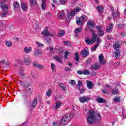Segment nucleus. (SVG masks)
Instances as JSON below:
<instances>
[{
    "label": "nucleus",
    "mask_w": 126,
    "mask_h": 126,
    "mask_svg": "<svg viewBox=\"0 0 126 126\" xmlns=\"http://www.w3.org/2000/svg\"><path fill=\"white\" fill-rule=\"evenodd\" d=\"M102 117L100 113L95 114L94 111H89L87 114V122L89 125L94 124L95 122H100Z\"/></svg>",
    "instance_id": "nucleus-1"
},
{
    "label": "nucleus",
    "mask_w": 126,
    "mask_h": 126,
    "mask_svg": "<svg viewBox=\"0 0 126 126\" xmlns=\"http://www.w3.org/2000/svg\"><path fill=\"white\" fill-rule=\"evenodd\" d=\"M91 33H92L93 34V36L92 37V39L89 38H87L85 39V42L86 44L88 45H93L96 42V38H97V34H95V32L92 30H90Z\"/></svg>",
    "instance_id": "nucleus-2"
},
{
    "label": "nucleus",
    "mask_w": 126,
    "mask_h": 126,
    "mask_svg": "<svg viewBox=\"0 0 126 126\" xmlns=\"http://www.w3.org/2000/svg\"><path fill=\"white\" fill-rule=\"evenodd\" d=\"M69 121H70V114H66L63 116L62 120L60 121V124L62 126H65Z\"/></svg>",
    "instance_id": "nucleus-3"
},
{
    "label": "nucleus",
    "mask_w": 126,
    "mask_h": 126,
    "mask_svg": "<svg viewBox=\"0 0 126 126\" xmlns=\"http://www.w3.org/2000/svg\"><path fill=\"white\" fill-rule=\"evenodd\" d=\"M22 85L23 87H25L27 92L28 93H31L32 92V85L28 82H24L22 83Z\"/></svg>",
    "instance_id": "nucleus-4"
},
{
    "label": "nucleus",
    "mask_w": 126,
    "mask_h": 126,
    "mask_svg": "<svg viewBox=\"0 0 126 126\" xmlns=\"http://www.w3.org/2000/svg\"><path fill=\"white\" fill-rule=\"evenodd\" d=\"M96 28L97 31V35L99 37H103L105 34V32H104V30L101 28V26L98 25L96 27Z\"/></svg>",
    "instance_id": "nucleus-5"
},
{
    "label": "nucleus",
    "mask_w": 126,
    "mask_h": 126,
    "mask_svg": "<svg viewBox=\"0 0 126 126\" xmlns=\"http://www.w3.org/2000/svg\"><path fill=\"white\" fill-rule=\"evenodd\" d=\"M24 63L27 65H29L31 63V57L28 55L24 56Z\"/></svg>",
    "instance_id": "nucleus-6"
},
{
    "label": "nucleus",
    "mask_w": 126,
    "mask_h": 126,
    "mask_svg": "<svg viewBox=\"0 0 126 126\" xmlns=\"http://www.w3.org/2000/svg\"><path fill=\"white\" fill-rule=\"evenodd\" d=\"M91 99L90 97L85 96L79 97L78 100L80 101V103H86V102L89 101Z\"/></svg>",
    "instance_id": "nucleus-7"
},
{
    "label": "nucleus",
    "mask_w": 126,
    "mask_h": 126,
    "mask_svg": "<svg viewBox=\"0 0 126 126\" xmlns=\"http://www.w3.org/2000/svg\"><path fill=\"white\" fill-rule=\"evenodd\" d=\"M41 34L44 36H49V37H53V34L49 32V30L47 29L43 30V32H42Z\"/></svg>",
    "instance_id": "nucleus-8"
},
{
    "label": "nucleus",
    "mask_w": 126,
    "mask_h": 126,
    "mask_svg": "<svg viewBox=\"0 0 126 126\" xmlns=\"http://www.w3.org/2000/svg\"><path fill=\"white\" fill-rule=\"evenodd\" d=\"M0 7L3 10V11H8V6L4 3L2 1H0Z\"/></svg>",
    "instance_id": "nucleus-9"
},
{
    "label": "nucleus",
    "mask_w": 126,
    "mask_h": 126,
    "mask_svg": "<svg viewBox=\"0 0 126 126\" xmlns=\"http://www.w3.org/2000/svg\"><path fill=\"white\" fill-rule=\"evenodd\" d=\"M98 60L100 64H105L106 63V61L104 60V55L103 54L99 55Z\"/></svg>",
    "instance_id": "nucleus-10"
},
{
    "label": "nucleus",
    "mask_w": 126,
    "mask_h": 126,
    "mask_svg": "<svg viewBox=\"0 0 126 126\" xmlns=\"http://www.w3.org/2000/svg\"><path fill=\"white\" fill-rule=\"evenodd\" d=\"M85 19V18H84V16L80 17L79 19L76 21V23L77 25L81 26L83 24V21H84V20Z\"/></svg>",
    "instance_id": "nucleus-11"
},
{
    "label": "nucleus",
    "mask_w": 126,
    "mask_h": 126,
    "mask_svg": "<svg viewBox=\"0 0 126 126\" xmlns=\"http://www.w3.org/2000/svg\"><path fill=\"white\" fill-rule=\"evenodd\" d=\"M55 105L54 106V109L55 110H58V109H59V108L61 107V106H63V102H62L61 101H57L55 102Z\"/></svg>",
    "instance_id": "nucleus-12"
},
{
    "label": "nucleus",
    "mask_w": 126,
    "mask_h": 126,
    "mask_svg": "<svg viewBox=\"0 0 126 126\" xmlns=\"http://www.w3.org/2000/svg\"><path fill=\"white\" fill-rule=\"evenodd\" d=\"M95 25L93 23V21L90 20L87 23V28H95Z\"/></svg>",
    "instance_id": "nucleus-13"
},
{
    "label": "nucleus",
    "mask_w": 126,
    "mask_h": 126,
    "mask_svg": "<svg viewBox=\"0 0 126 126\" xmlns=\"http://www.w3.org/2000/svg\"><path fill=\"white\" fill-rule=\"evenodd\" d=\"M24 51L26 54H30L32 51V47H25L24 48Z\"/></svg>",
    "instance_id": "nucleus-14"
},
{
    "label": "nucleus",
    "mask_w": 126,
    "mask_h": 126,
    "mask_svg": "<svg viewBox=\"0 0 126 126\" xmlns=\"http://www.w3.org/2000/svg\"><path fill=\"white\" fill-rule=\"evenodd\" d=\"M99 67H101V64H100L99 63L94 64L92 66V68L94 69V70L99 69Z\"/></svg>",
    "instance_id": "nucleus-15"
},
{
    "label": "nucleus",
    "mask_w": 126,
    "mask_h": 126,
    "mask_svg": "<svg viewBox=\"0 0 126 126\" xmlns=\"http://www.w3.org/2000/svg\"><path fill=\"white\" fill-rule=\"evenodd\" d=\"M113 27H114V25L113 24H110L109 26H108L106 28V31L108 33H111L113 30Z\"/></svg>",
    "instance_id": "nucleus-16"
},
{
    "label": "nucleus",
    "mask_w": 126,
    "mask_h": 126,
    "mask_svg": "<svg viewBox=\"0 0 126 126\" xmlns=\"http://www.w3.org/2000/svg\"><path fill=\"white\" fill-rule=\"evenodd\" d=\"M96 101L98 103H106V100L104 98L98 97L96 98Z\"/></svg>",
    "instance_id": "nucleus-17"
},
{
    "label": "nucleus",
    "mask_w": 126,
    "mask_h": 126,
    "mask_svg": "<svg viewBox=\"0 0 126 126\" xmlns=\"http://www.w3.org/2000/svg\"><path fill=\"white\" fill-rule=\"evenodd\" d=\"M81 55L82 57H87L88 56V52L86 50H84L81 52Z\"/></svg>",
    "instance_id": "nucleus-18"
},
{
    "label": "nucleus",
    "mask_w": 126,
    "mask_h": 126,
    "mask_svg": "<svg viewBox=\"0 0 126 126\" xmlns=\"http://www.w3.org/2000/svg\"><path fill=\"white\" fill-rule=\"evenodd\" d=\"M87 87L89 89H91L93 87V83L91 81H87Z\"/></svg>",
    "instance_id": "nucleus-19"
},
{
    "label": "nucleus",
    "mask_w": 126,
    "mask_h": 126,
    "mask_svg": "<svg viewBox=\"0 0 126 126\" xmlns=\"http://www.w3.org/2000/svg\"><path fill=\"white\" fill-rule=\"evenodd\" d=\"M19 8V3L18 2L15 1L14 2V10H17Z\"/></svg>",
    "instance_id": "nucleus-20"
},
{
    "label": "nucleus",
    "mask_w": 126,
    "mask_h": 126,
    "mask_svg": "<svg viewBox=\"0 0 126 126\" xmlns=\"http://www.w3.org/2000/svg\"><path fill=\"white\" fill-rule=\"evenodd\" d=\"M39 55H43V52L39 50H36L34 53V56L37 57V56H39Z\"/></svg>",
    "instance_id": "nucleus-21"
},
{
    "label": "nucleus",
    "mask_w": 126,
    "mask_h": 126,
    "mask_svg": "<svg viewBox=\"0 0 126 126\" xmlns=\"http://www.w3.org/2000/svg\"><path fill=\"white\" fill-rule=\"evenodd\" d=\"M37 101H38V98H34L32 103V106L33 108H35V107H36V106H37Z\"/></svg>",
    "instance_id": "nucleus-22"
},
{
    "label": "nucleus",
    "mask_w": 126,
    "mask_h": 126,
    "mask_svg": "<svg viewBox=\"0 0 126 126\" xmlns=\"http://www.w3.org/2000/svg\"><path fill=\"white\" fill-rule=\"evenodd\" d=\"M31 6L37 5V0H30Z\"/></svg>",
    "instance_id": "nucleus-23"
},
{
    "label": "nucleus",
    "mask_w": 126,
    "mask_h": 126,
    "mask_svg": "<svg viewBox=\"0 0 126 126\" xmlns=\"http://www.w3.org/2000/svg\"><path fill=\"white\" fill-rule=\"evenodd\" d=\"M96 8L98 12H103V10H104V8L102 6H97Z\"/></svg>",
    "instance_id": "nucleus-24"
},
{
    "label": "nucleus",
    "mask_w": 126,
    "mask_h": 126,
    "mask_svg": "<svg viewBox=\"0 0 126 126\" xmlns=\"http://www.w3.org/2000/svg\"><path fill=\"white\" fill-rule=\"evenodd\" d=\"M82 86V82L79 81L77 85V90H80V87Z\"/></svg>",
    "instance_id": "nucleus-25"
},
{
    "label": "nucleus",
    "mask_w": 126,
    "mask_h": 126,
    "mask_svg": "<svg viewBox=\"0 0 126 126\" xmlns=\"http://www.w3.org/2000/svg\"><path fill=\"white\" fill-rule=\"evenodd\" d=\"M54 60H56L57 62H59V63H62V58L59 57V56H55L54 57Z\"/></svg>",
    "instance_id": "nucleus-26"
},
{
    "label": "nucleus",
    "mask_w": 126,
    "mask_h": 126,
    "mask_svg": "<svg viewBox=\"0 0 126 126\" xmlns=\"http://www.w3.org/2000/svg\"><path fill=\"white\" fill-rule=\"evenodd\" d=\"M51 69H52L53 72H56V64L52 63L51 65Z\"/></svg>",
    "instance_id": "nucleus-27"
},
{
    "label": "nucleus",
    "mask_w": 126,
    "mask_h": 126,
    "mask_svg": "<svg viewBox=\"0 0 126 126\" xmlns=\"http://www.w3.org/2000/svg\"><path fill=\"white\" fill-rule=\"evenodd\" d=\"M64 31L62 30L58 34V36L59 37H63V36H64L65 34Z\"/></svg>",
    "instance_id": "nucleus-28"
},
{
    "label": "nucleus",
    "mask_w": 126,
    "mask_h": 126,
    "mask_svg": "<svg viewBox=\"0 0 126 126\" xmlns=\"http://www.w3.org/2000/svg\"><path fill=\"white\" fill-rule=\"evenodd\" d=\"M60 87L62 89H63L64 91H65V85L62 83H59Z\"/></svg>",
    "instance_id": "nucleus-29"
},
{
    "label": "nucleus",
    "mask_w": 126,
    "mask_h": 126,
    "mask_svg": "<svg viewBox=\"0 0 126 126\" xmlns=\"http://www.w3.org/2000/svg\"><path fill=\"white\" fill-rule=\"evenodd\" d=\"M118 92H119V90H118V89H113L112 91V94H114V95H117Z\"/></svg>",
    "instance_id": "nucleus-30"
},
{
    "label": "nucleus",
    "mask_w": 126,
    "mask_h": 126,
    "mask_svg": "<svg viewBox=\"0 0 126 126\" xmlns=\"http://www.w3.org/2000/svg\"><path fill=\"white\" fill-rule=\"evenodd\" d=\"M64 15V13L63 12V11H62L61 13H59V15L58 16V18H60V19L63 18Z\"/></svg>",
    "instance_id": "nucleus-31"
},
{
    "label": "nucleus",
    "mask_w": 126,
    "mask_h": 126,
    "mask_svg": "<svg viewBox=\"0 0 126 126\" xmlns=\"http://www.w3.org/2000/svg\"><path fill=\"white\" fill-rule=\"evenodd\" d=\"M83 74H84V75H89V74H90V71L86 69L84 70Z\"/></svg>",
    "instance_id": "nucleus-32"
},
{
    "label": "nucleus",
    "mask_w": 126,
    "mask_h": 126,
    "mask_svg": "<svg viewBox=\"0 0 126 126\" xmlns=\"http://www.w3.org/2000/svg\"><path fill=\"white\" fill-rule=\"evenodd\" d=\"M99 47V44H96L94 46L93 48H91L92 52H95L96 51V49Z\"/></svg>",
    "instance_id": "nucleus-33"
},
{
    "label": "nucleus",
    "mask_w": 126,
    "mask_h": 126,
    "mask_svg": "<svg viewBox=\"0 0 126 126\" xmlns=\"http://www.w3.org/2000/svg\"><path fill=\"white\" fill-rule=\"evenodd\" d=\"M114 102H118L120 103V97L119 96H115L113 98Z\"/></svg>",
    "instance_id": "nucleus-34"
},
{
    "label": "nucleus",
    "mask_w": 126,
    "mask_h": 126,
    "mask_svg": "<svg viewBox=\"0 0 126 126\" xmlns=\"http://www.w3.org/2000/svg\"><path fill=\"white\" fill-rule=\"evenodd\" d=\"M115 56L116 59H119L120 57H121V53H120V52H116L115 53Z\"/></svg>",
    "instance_id": "nucleus-35"
},
{
    "label": "nucleus",
    "mask_w": 126,
    "mask_h": 126,
    "mask_svg": "<svg viewBox=\"0 0 126 126\" xmlns=\"http://www.w3.org/2000/svg\"><path fill=\"white\" fill-rule=\"evenodd\" d=\"M32 77H33V78H35V77H37V76H38V74H37L36 72H32Z\"/></svg>",
    "instance_id": "nucleus-36"
},
{
    "label": "nucleus",
    "mask_w": 126,
    "mask_h": 126,
    "mask_svg": "<svg viewBox=\"0 0 126 126\" xmlns=\"http://www.w3.org/2000/svg\"><path fill=\"white\" fill-rule=\"evenodd\" d=\"M41 7L42 9H45L46 7V2L45 1H42V4H41Z\"/></svg>",
    "instance_id": "nucleus-37"
},
{
    "label": "nucleus",
    "mask_w": 126,
    "mask_h": 126,
    "mask_svg": "<svg viewBox=\"0 0 126 126\" xmlns=\"http://www.w3.org/2000/svg\"><path fill=\"white\" fill-rule=\"evenodd\" d=\"M75 60L76 62H78L79 61V57L78 56V53H75Z\"/></svg>",
    "instance_id": "nucleus-38"
},
{
    "label": "nucleus",
    "mask_w": 126,
    "mask_h": 126,
    "mask_svg": "<svg viewBox=\"0 0 126 126\" xmlns=\"http://www.w3.org/2000/svg\"><path fill=\"white\" fill-rule=\"evenodd\" d=\"M81 30H82V29L81 28H77L74 30V32L75 33H80V32H81Z\"/></svg>",
    "instance_id": "nucleus-39"
},
{
    "label": "nucleus",
    "mask_w": 126,
    "mask_h": 126,
    "mask_svg": "<svg viewBox=\"0 0 126 126\" xmlns=\"http://www.w3.org/2000/svg\"><path fill=\"white\" fill-rule=\"evenodd\" d=\"M63 43L64 44V45H66V46H68L69 47L71 46V43H70V42L69 41H64L63 42Z\"/></svg>",
    "instance_id": "nucleus-40"
},
{
    "label": "nucleus",
    "mask_w": 126,
    "mask_h": 126,
    "mask_svg": "<svg viewBox=\"0 0 126 126\" xmlns=\"http://www.w3.org/2000/svg\"><path fill=\"white\" fill-rule=\"evenodd\" d=\"M21 7H22L23 10H25V9H26V8H27V6L26 5V4H25L23 3H22Z\"/></svg>",
    "instance_id": "nucleus-41"
},
{
    "label": "nucleus",
    "mask_w": 126,
    "mask_h": 126,
    "mask_svg": "<svg viewBox=\"0 0 126 126\" xmlns=\"http://www.w3.org/2000/svg\"><path fill=\"white\" fill-rule=\"evenodd\" d=\"M46 95L48 96V97H50V96H51V95H52V90H49L46 92Z\"/></svg>",
    "instance_id": "nucleus-42"
},
{
    "label": "nucleus",
    "mask_w": 126,
    "mask_h": 126,
    "mask_svg": "<svg viewBox=\"0 0 126 126\" xmlns=\"http://www.w3.org/2000/svg\"><path fill=\"white\" fill-rule=\"evenodd\" d=\"M6 45L7 46V47H11V45H12V43H11V42L10 41H6L5 42Z\"/></svg>",
    "instance_id": "nucleus-43"
},
{
    "label": "nucleus",
    "mask_w": 126,
    "mask_h": 126,
    "mask_svg": "<svg viewBox=\"0 0 126 126\" xmlns=\"http://www.w3.org/2000/svg\"><path fill=\"white\" fill-rule=\"evenodd\" d=\"M81 9L80 8H79V7H76L74 9V11L75 12H79V11H80Z\"/></svg>",
    "instance_id": "nucleus-44"
},
{
    "label": "nucleus",
    "mask_w": 126,
    "mask_h": 126,
    "mask_svg": "<svg viewBox=\"0 0 126 126\" xmlns=\"http://www.w3.org/2000/svg\"><path fill=\"white\" fill-rule=\"evenodd\" d=\"M36 44L38 47H40L41 48H43V47H44V44L41 43L40 42H36Z\"/></svg>",
    "instance_id": "nucleus-45"
},
{
    "label": "nucleus",
    "mask_w": 126,
    "mask_h": 126,
    "mask_svg": "<svg viewBox=\"0 0 126 126\" xmlns=\"http://www.w3.org/2000/svg\"><path fill=\"white\" fill-rule=\"evenodd\" d=\"M112 16L114 18H116V17H117V16H119V13H116L115 12H113L112 14Z\"/></svg>",
    "instance_id": "nucleus-46"
},
{
    "label": "nucleus",
    "mask_w": 126,
    "mask_h": 126,
    "mask_svg": "<svg viewBox=\"0 0 126 126\" xmlns=\"http://www.w3.org/2000/svg\"><path fill=\"white\" fill-rule=\"evenodd\" d=\"M113 47L115 49V50H117V49H119L120 48V45L118 44H115L113 45Z\"/></svg>",
    "instance_id": "nucleus-47"
},
{
    "label": "nucleus",
    "mask_w": 126,
    "mask_h": 126,
    "mask_svg": "<svg viewBox=\"0 0 126 126\" xmlns=\"http://www.w3.org/2000/svg\"><path fill=\"white\" fill-rule=\"evenodd\" d=\"M4 12H3L1 14V17H4V16L6 15L7 14V11H3Z\"/></svg>",
    "instance_id": "nucleus-48"
},
{
    "label": "nucleus",
    "mask_w": 126,
    "mask_h": 126,
    "mask_svg": "<svg viewBox=\"0 0 126 126\" xmlns=\"http://www.w3.org/2000/svg\"><path fill=\"white\" fill-rule=\"evenodd\" d=\"M39 65H40V64H39L36 62H34L33 63V66H34V67H36L37 68H38L39 67Z\"/></svg>",
    "instance_id": "nucleus-49"
},
{
    "label": "nucleus",
    "mask_w": 126,
    "mask_h": 126,
    "mask_svg": "<svg viewBox=\"0 0 126 126\" xmlns=\"http://www.w3.org/2000/svg\"><path fill=\"white\" fill-rule=\"evenodd\" d=\"M70 52L68 51H66L64 54V57L65 58V59H67V56H68V55H69Z\"/></svg>",
    "instance_id": "nucleus-50"
},
{
    "label": "nucleus",
    "mask_w": 126,
    "mask_h": 126,
    "mask_svg": "<svg viewBox=\"0 0 126 126\" xmlns=\"http://www.w3.org/2000/svg\"><path fill=\"white\" fill-rule=\"evenodd\" d=\"M70 15L71 16H74V15H75V12L74 11V10L71 11V12L70 13Z\"/></svg>",
    "instance_id": "nucleus-51"
},
{
    "label": "nucleus",
    "mask_w": 126,
    "mask_h": 126,
    "mask_svg": "<svg viewBox=\"0 0 126 126\" xmlns=\"http://www.w3.org/2000/svg\"><path fill=\"white\" fill-rule=\"evenodd\" d=\"M70 84L72 85H75V80H71L69 81Z\"/></svg>",
    "instance_id": "nucleus-52"
},
{
    "label": "nucleus",
    "mask_w": 126,
    "mask_h": 126,
    "mask_svg": "<svg viewBox=\"0 0 126 126\" xmlns=\"http://www.w3.org/2000/svg\"><path fill=\"white\" fill-rule=\"evenodd\" d=\"M60 1L62 4H65V3L66 2V0H60Z\"/></svg>",
    "instance_id": "nucleus-53"
},
{
    "label": "nucleus",
    "mask_w": 126,
    "mask_h": 126,
    "mask_svg": "<svg viewBox=\"0 0 126 126\" xmlns=\"http://www.w3.org/2000/svg\"><path fill=\"white\" fill-rule=\"evenodd\" d=\"M80 90V92H79L80 94H82L83 92H84V91H85V90L84 89V88H82L81 90H80H80Z\"/></svg>",
    "instance_id": "nucleus-54"
},
{
    "label": "nucleus",
    "mask_w": 126,
    "mask_h": 126,
    "mask_svg": "<svg viewBox=\"0 0 126 126\" xmlns=\"http://www.w3.org/2000/svg\"><path fill=\"white\" fill-rule=\"evenodd\" d=\"M96 45H99L100 43H101V40H100V38H98L96 39Z\"/></svg>",
    "instance_id": "nucleus-55"
},
{
    "label": "nucleus",
    "mask_w": 126,
    "mask_h": 126,
    "mask_svg": "<svg viewBox=\"0 0 126 126\" xmlns=\"http://www.w3.org/2000/svg\"><path fill=\"white\" fill-rule=\"evenodd\" d=\"M52 126H59V124H58V122H53L52 123Z\"/></svg>",
    "instance_id": "nucleus-56"
},
{
    "label": "nucleus",
    "mask_w": 126,
    "mask_h": 126,
    "mask_svg": "<svg viewBox=\"0 0 126 126\" xmlns=\"http://www.w3.org/2000/svg\"><path fill=\"white\" fill-rule=\"evenodd\" d=\"M47 50H50L51 53H53V47H47Z\"/></svg>",
    "instance_id": "nucleus-57"
},
{
    "label": "nucleus",
    "mask_w": 126,
    "mask_h": 126,
    "mask_svg": "<svg viewBox=\"0 0 126 126\" xmlns=\"http://www.w3.org/2000/svg\"><path fill=\"white\" fill-rule=\"evenodd\" d=\"M38 68H39V69H43V68H44V66L40 64Z\"/></svg>",
    "instance_id": "nucleus-58"
},
{
    "label": "nucleus",
    "mask_w": 126,
    "mask_h": 126,
    "mask_svg": "<svg viewBox=\"0 0 126 126\" xmlns=\"http://www.w3.org/2000/svg\"><path fill=\"white\" fill-rule=\"evenodd\" d=\"M71 68L70 67H67L65 68V71H69V70H71Z\"/></svg>",
    "instance_id": "nucleus-59"
},
{
    "label": "nucleus",
    "mask_w": 126,
    "mask_h": 126,
    "mask_svg": "<svg viewBox=\"0 0 126 126\" xmlns=\"http://www.w3.org/2000/svg\"><path fill=\"white\" fill-rule=\"evenodd\" d=\"M77 73L80 75L83 74V71L81 70H79L77 71Z\"/></svg>",
    "instance_id": "nucleus-60"
},
{
    "label": "nucleus",
    "mask_w": 126,
    "mask_h": 126,
    "mask_svg": "<svg viewBox=\"0 0 126 126\" xmlns=\"http://www.w3.org/2000/svg\"><path fill=\"white\" fill-rule=\"evenodd\" d=\"M20 75L21 76V78H23V77H24V73H20Z\"/></svg>",
    "instance_id": "nucleus-61"
},
{
    "label": "nucleus",
    "mask_w": 126,
    "mask_h": 126,
    "mask_svg": "<svg viewBox=\"0 0 126 126\" xmlns=\"http://www.w3.org/2000/svg\"><path fill=\"white\" fill-rule=\"evenodd\" d=\"M105 88H107L108 89H110V88H111V86H110V85L106 84L105 85Z\"/></svg>",
    "instance_id": "nucleus-62"
},
{
    "label": "nucleus",
    "mask_w": 126,
    "mask_h": 126,
    "mask_svg": "<svg viewBox=\"0 0 126 126\" xmlns=\"http://www.w3.org/2000/svg\"><path fill=\"white\" fill-rule=\"evenodd\" d=\"M109 8L111 10H112V11H114V10L115 9L114 8V7H113V6H110Z\"/></svg>",
    "instance_id": "nucleus-63"
},
{
    "label": "nucleus",
    "mask_w": 126,
    "mask_h": 126,
    "mask_svg": "<svg viewBox=\"0 0 126 126\" xmlns=\"http://www.w3.org/2000/svg\"><path fill=\"white\" fill-rule=\"evenodd\" d=\"M102 92L104 94H108V92L107 90H103Z\"/></svg>",
    "instance_id": "nucleus-64"
}]
</instances>
